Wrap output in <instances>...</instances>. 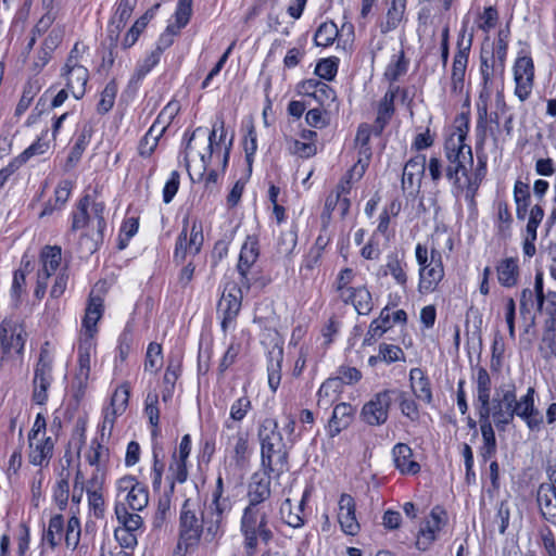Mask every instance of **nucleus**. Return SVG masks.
Segmentation results:
<instances>
[{
  "label": "nucleus",
  "instance_id": "nucleus-15",
  "mask_svg": "<svg viewBox=\"0 0 556 556\" xmlns=\"http://www.w3.org/2000/svg\"><path fill=\"white\" fill-rule=\"evenodd\" d=\"M338 522L343 533L346 535H356L361 530V525L356 518V504L350 494H342L339 500Z\"/></svg>",
  "mask_w": 556,
  "mask_h": 556
},
{
  "label": "nucleus",
  "instance_id": "nucleus-13",
  "mask_svg": "<svg viewBox=\"0 0 556 556\" xmlns=\"http://www.w3.org/2000/svg\"><path fill=\"white\" fill-rule=\"evenodd\" d=\"M119 493H126V502L134 511H140L148 506V488L132 476H126L118 480Z\"/></svg>",
  "mask_w": 556,
  "mask_h": 556
},
{
  "label": "nucleus",
  "instance_id": "nucleus-11",
  "mask_svg": "<svg viewBox=\"0 0 556 556\" xmlns=\"http://www.w3.org/2000/svg\"><path fill=\"white\" fill-rule=\"evenodd\" d=\"M260 257V243L256 236H248L243 242L239 260L237 264V270L240 275V283L242 287L250 289L252 280L249 277V273L253 265Z\"/></svg>",
  "mask_w": 556,
  "mask_h": 556
},
{
  "label": "nucleus",
  "instance_id": "nucleus-54",
  "mask_svg": "<svg viewBox=\"0 0 556 556\" xmlns=\"http://www.w3.org/2000/svg\"><path fill=\"white\" fill-rule=\"evenodd\" d=\"M129 395L130 391L127 384H123L115 390L111 399L113 415H122L125 412L128 405Z\"/></svg>",
  "mask_w": 556,
  "mask_h": 556
},
{
  "label": "nucleus",
  "instance_id": "nucleus-58",
  "mask_svg": "<svg viewBox=\"0 0 556 556\" xmlns=\"http://www.w3.org/2000/svg\"><path fill=\"white\" fill-rule=\"evenodd\" d=\"M339 59L336 56L320 60L315 66V75L331 80L338 72Z\"/></svg>",
  "mask_w": 556,
  "mask_h": 556
},
{
  "label": "nucleus",
  "instance_id": "nucleus-26",
  "mask_svg": "<svg viewBox=\"0 0 556 556\" xmlns=\"http://www.w3.org/2000/svg\"><path fill=\"white\" fill-rule=\"evenodd\" d=\"M370 134V127L366 124L361 125L356 134L355 143L356 147L358 148V161L354 165L352 172L356 174L358 177H361L364 174L368 165V162L371 157V150L368 147Z\"/></svg>",
  "mask_w": 556,
  "mask_h": 556
},
{
  "label": "nucleus",
  "instance_id": "nucleus-63",
  "mask_svg": "<svg viewBox=\"0 0 556 556\" xmlns=\"http://www.w3.org/2000/svg\"><path fill=\"white\" fill-rule=\"evenodd\" d=\"M147 26V16L139 17L132 27L128 30L126 36L123 39L122 46L124 49H128L131 46L135 45V42L138 40L140 34Z\"/></svg>",
  "mask_w": 556,
  "mask_h": 556
},
{
  "label": "nucleus",
  "instance_id": "nucleus-4",
  "mask_svg": "<svg viewBox=\"0 0 556 556\" xmlns=\"http://www.w3.org/2000/svg\"><path fill=\"white\" fill-rule=\"evenodd\" d=\"M415 258L419 276L418 292L432 293L445 275L441 252L434 244L429 252L426 245L418 243L415 248Z\"/></svg>",
  "mask_w": 556,
  "mask_h": 556
},
{
  "label": "nucleus",
  "instance_id": "nucleus-46",
  "mask_svg": "<svg viewBox=\"0 0 556 556\" xmlns=\"http://www.w3.org/2000/svg\"><path fill=\"white\" fill-rule=\"evenodd\" d=\"M405 11V0H391L390 8L387 12V22L382 27L384 33L390 31L399 26Z\"/></svg>",
  "mask_w": 556,
  "mask_h": 556
},
{
  "label": "nucleus",
  "instance_id": "nucleus-57",
  "mask_svg": "<svg viewBox=\"0 0 556 556\" xmlns=\"http://www.w3.org/2000/svg\"><path fill=\"white\" fill-rule=\"evenodd\" d=\"M162 366V346L156 342H151L147 349L144 368L156 372Z\"/></svg>",
  "mask_w": 556,
  "mask_h": 556
},
{
  "label": "nucleus",
  "instance_id": "nucleus-44",
  "mask_svg": "<svg viewBox=\"0 0 556 556\" xmlns=\"http://www.w3.org/2000/svg\"><path fill=\"white\" fill-rule=\"evenodd\" d=\"M340 379L330 378L325 381L318 390V405H330L340 392Z\"/></svg>",
  "mask_w": 556,
  "mask_h": 556
},
{
  "label": "nucleus",
  "instance_id": "nucleus-1",
  "mask_svg": "<svg viewBox=\"0 0 556 556\" xmlns=\"http://www.w3.org/2000/svg\"><path fill=\"white\" fill-rule=\"evenodd\" d=\"M469 121L465 115L456 117L453 131L445 140V157L448 162L446 178L452 182L456 195L473 204L476 192L482 179L479 170L484 169V163L479 162V169L472 174L473 156L471 147L466 143Z\"/></svg>",
  "mask_w": 556,
  "mask_h": 556
},
{
  "label": "nucleus",
  "instance_id": "nucleus-17",
  "mask_svg": "<svg viewBox=\"0 0 556 556\" xmlns=\"http://www.w3.org/2000/svg\"><path fill=\"white\" fill-rule=\"evenodd\" d=\"M90 349L91 342L87 340L78 346V368L73 380V388L75 390L74 396L76 400L84 396L88 386L90 375Z\"/></svg>",
  "mask_w": 556,
  "mask_h": 556
},
{
  "label": "nucleus",
  "instance_id": "nucleus-27",
  "mask_svg": "<svg viewBox=\"0 0 556 556\" xmlns=\"http://www.w3.org/2000/svg\"><path fill=\"white\" fill-rule=\"evenodd\" d=\"M393 462L396 469L403 475H416L420 466L413 459L412 448L404 443H397L392 450Z\"/></svg>",
  "mask_w": 556,
  "mask_h": 556
},
{
  "label": "nucleus",
  "instance_id": "nucleus-29",
  "mask_svg": "<svg viewBox=\"0 0 556 556\" xmlns=\"http://www.w3.org/2000/svg\"><path fill=\"white\" fill-rule=\"evenodd\" d=\"M538 504L542 517L556 526V494L549 486L541 485L538 491Z\"/></svg>",
  "mask_w": 556,
  "mask_h": 556
},
{
  "label": "nucleus",
  "instance_id": "nucleus-47",
  "mask_svg": "<svg viewBox=\"0 0 556 556\" xmlns=\"http://www.w3.org/2000/svg\"><path fill=\"white\" fill-rule=\"evenodd\" d=\"M339 35L337 25L332 22H325L315 31V45L328 47L333 43Z\"/></svg>",
  "mask_w": 556,
  "mask_h": 556
},
{
  "label": "nucleus",
  "instance_id": "nucleus-53",
  "mask_svg": "<svg viewBox=\"0 0 556 556\" xmlns=\"http://www.w3.org/2000/svg\"><path fill=\"white\" fill-rule=\"evenodd\" d=\"M172 475V482L169 485V493L174 492L175 482L184 483L188 478L187 460L177 459L176 453L173 455V460L169 465Z\"/></svg>",
  "mask_w": 556,
  "mask_h": 556
},
{
  "label": "nucleus",
  "instance_id": "nucleus-35",
  "mask_svg": "<svg viewBox=\"0 0 556 556\" xmlns=\"http://www.w3.org/2000/svg\"><path fill=\"white\" fill-rule=\"evenodd\" d=\"M268 384L275 392L277 391L281 380V362L283 359V352L281 348L275 346L268 353Z\"/></svg>",
  "mask_w": 556,
  "mask_h": 556
},
{
  "label": "nucleus",
  "instance_id": "nucleus-25",
  "mask_svg": "<svg viewBox=\"0 0 556 556\" xmlns=\"http://www.w3.org/2000/svg\"><path fill=\"white\" fill-rule=\"evenodd\" d=\"M426 169V156L412 157L404 166L402 186L404 189L418 190Z\"/></svg>",
  "mask_w": 556,
  "mask_h": 556
},
{
  "label": "nucleus",
  "instance_id": "nucleus-2",
  "mask_svg": "<svg viewBox=\"0 0 556 556\" xmlns=\"http://www.w3.org/2000/svg\"><path fill=\"white\" fill-rule=\"evenodd\" d=\"M535 391L528 388L526 394L517 399L514 383H504L495 392V395L488 402V413L481 414V406L478 408L480 422L490 421V417L498 430H505L514 417L523 420L531 431H539L543 425V416L534 404Z\"/></svg>",
  "mask_w": 556,
  "mask_h": 556
},
{
  "label": "nucleus",
  "instance_id": "nucleus-22",
  "mask_svg": "<svg viewBox=\"0 0 556 556\" xmlns=\"http://www.w3.org/2000/svg\"><path fill=\"white\" fill-rule=\"evenodd\" d=\"M265 470L263 472H254L248 485L249 504L261 506L265 503L271 494L270 490V476Z\"/></svg>",
  "mask_w": 556,
  "mask_h": 556
},
{
  "label": "nucleus",
  "instance_id": "nucleus-18",
  "mask_svg": "<svg viewBox=\"0 0 556 556\" xmlns=\"http://www.w3.org/2000/svg\"><path fill=\"white\" fill-rule=\"evenodd\" d=\"M25 344L23 331H17L16 325L11 319H3L0 324V345L3 357L14 351L21 354Z\"/></svg>",
  "mask_w": 556,
  "mask_h": 556
},
{
  "label": "nucleus",
  "instance_id": "nucleus-36",
  "mask_svg": "<svg viewBox=\"0 0 556 556\" xmlns=\"http://www.w3.org/2000/svg\"><path fill=\"white\" fill-rule=\"evenodd\" d=\"M410 386L414 394L421 401L430 403L432 393L429 381L419 368H413L409 372Z\"/></svg>",
  "mask_w": 556,
  "mask_h": 556
},
{
  "label": "nucleus",
  "instance_id": "nucleus-45",
  "mask_svg": "<svg viewBox=\"0 0 556 556\" xmlns=\"http://www.w3.org/2000/svg\"><path fill=\"white\" fill-rule=\"evenodd\" d=\"M391 314L389 311L383 309L378 319L371 321L366 338L364 340L365 343H370L371 340H376L380 338L387 330L391 327Z\"/></svg>",
  "mask_w": 556,
  "mask_h": 556
},
{
  "label": "nucleus",
  "instance_id": "nucleus-10",
  "mask_svg": "<svg viewBox=\"0 0 556 556\" xmlns=\"http://www.w3.org/2000/svg\"><path fill=\"white\" fill-rule=\"evenodd\" d=\"M232 508V503L228 496H213L208 510L205 513V534L210 540L215 539L222 533V523L225 515Z\"/></svg>",
  "mask_w": 556,
  "mask_h": 556
},
{
  "label": "nucleus",
  "instance_id": "nucleus-33",
  "mask_svg": "<svg viewBox=\"0 0 556 556\" xmlns=\"http://www.w3.org/2000/svg\"><path fill=\"white\" fill-rule=\"evenodd\" d=\"M341 295L345 301H350L361 315H367L372 308L370 292L365 288L346 289Z\"/></svg>",
  "mask_w": 556,
  "mask_h": 556
},
{
  "label": "nucleus",
  "instance_id": "nucleus-30",
  "mask_svg": "<svg viewBox=\"0 0 556 556\" xmlns=\"http://www.w3.org/2000/svg\"><path fill=\"white\" fill-rule=\"evenodd\" d=\"M309 496V490L306 489L303 493L302 500L299 503V505L295 507V511L293 510V506L291 504V501L287 498L281 507H280V514L283 519V521L293 528H299L304 525V516H303V505L306 503L307 498Z\"/></svg>",
  "mask_w": 556,
  "mask_h": 556
},
{
  "label": "nucleus",
  "instance_id": "nucleus-40",
  "mask_svg": "<svg viewBox=\"0 0 556 556\" xmlns=\"http://www.w3.org/2000/svg\"><path fill=\"white\" fill-rule=\"evenodd\" d=\"M166 126L156 127L155 124H153L148 132L144 135V137L139 142V154L143 157L150 156L153 151L155 150L159 139L161 136L165 132Z\"/></svg>",
  "mask_w": 556,
  "mask_h": 556
},
{
  "label": "nucleus",
  "instance_id": "nucleus-41",
  "mask_svg": "<svg viewBox=\"0 0 556 556\" xmlns=\"http://www.w3.org/2000/svg\"><path fill=\"white\" fill-rule=\"evenodd\" d=\"M514 200L516 202V215L519 219H525L530 202L529 186L517 180L514 186Z\"/></svg>",
  "mask_w": 556,
  "mask_h": 556
},
{
  "label": "nucleus",
  "instance_id": "nucleus-8",
  "mask_svg": "<svg viewBox=\"0 0 556 556\" xmlns=\"http://www.w3.org/2000/svg\"><path fill=\"white\" fill-rule=\"evenodd\" d=\"M395 390H384L372 396L362 409L363 420L370 426H380L388 420L392 396Z\"/></svg>",
  "mask_w": 556,
  "mask_h": 556
},
{
  "label": "nucleus",
  "instance_id": "nucleus-61",
  "mask_svg": "<svg viewBox=\"0 0 556 556\" xmlns=\"http://www.w3.org/2000/svg\"><path fill=\"white\" fill-rule=\"evenodd\" d=\"M288 150L291 154L302 159H308L313 154L312 142L302 141L296 138H287Z\"/></svg>",
  "mask_w": 556,
  "mask_h": 556
},
{
  "label": "nucleus",
  "instance_id": "nucleus-64",
  "mask_svg": "<svg viewBox=\"0 0 556 556\" xmlns=\"http://www.w3.org/2000/svg\"><path fill=\"white\" fill-rule=\"evenodd\" d=\"M109 456V448L103 446L98 439L91 441L90 450L86 456L91 466H98L100 462Z\"/></svg>",
  "mask_w": 556,
  "mask_h": 556
},
{
  "label": "nucleus",
  "instance_id": "nucleus-12",
  "mask_svg": "<svg viewBox=\"0 0 556 556\" xmlns=\"http://www.w3.org/2000/svg\"><path fill=\"white\" fill-rule=\"evenodd\" d=\"M534 65L530 56H518L514 64L515 94L525 101L533 88Z\"/></svg>",
  "mask_w": 556,
  "mask_h": 556
},
{
  "label": "nucleus",
  "instance_id": "nucleus-21",
  "mask_svg": "<svg viewBox=\"0 0 556 556\" xmlns=\"http://www.w3.org/2000/svg\"><path fill=\"white\" fill-rule=\"evenodd\" d=\"M470 42L454 55L451 71V92L462 96L465 90V75L468 64Z\"/></svg>",
  "mask_w": 556,
  "mask_h": 556
},
{
  "label": "nucleus",
  "instance_id": "nucleus-38",
  "mask_svg": "<svg viewBox=\"0 0 556 556\" xmlns=\"http://www.w3.org/2000/svg\"><path fill=\"white\" fill-rule=\"evenodd\" d=\"M491 393V378L484 368L477 371V399L481 406V414L488 413V402Z\"/></svg>",
  "mask_w": 556,
  "mask_h": 556
},
{
  "label": "nucleus",
  "instance_id": "nucleus-16",
  "mask_svg": "<svg viewBox=\"0 0 556 556\" xmlns=\"http://www.w3.org/2000/svg\"><path fill=\"white\" fill-rule=\"evenodd\" d=\"M202 243L203 235L201 227L193 224L189 236L187 228L184 227L176 241L174 258L178 262H182L187 254H198Z\"/></svg>",
  "mask_w": 556,
  "mask_h": 556
},
{
  "label": "nucleus",
  "instance_id": "nucleus-49",
  "mask_svg": "<svg viewBox=\"0 0 556 556\" xmlns=\"http://www.w3.org/2000/svg\"><path fill=\"white\" fill-rule=\"evenodd\" d=\"M81 528L80 520L76 516H72L66 523L64 532V541L66 547L76 549L80 541Z\"/></svg>",
  "mask_w": 556,
  "mask_h": 556
},
{
  "label": "nucleus",
  "instance_id": "nucleus-6",
  "mask_svg": "<svg viewBox=\"0 0 556 556\" xmlns=\"http://www.w3.org/2000/svg\"><path fill=\"white\" fill-rule=\"evenodd\" d=\"M480 74L482 76V89L477 101L478 124L484 125L488 119V102L493 91L496 74H500V65H495V54L483 51L481 53Z\"/></svg>",
  "mask_w": 556,
  "mask_h": 556
},
{
  "label": "nucleus",
  "instance_id": "nucleus-43",
  "mask_svg": "<svg viewBox=\"0 0 556 556\" xmlns=\"http://www.w3.org/2000/svg\"><path fill=\"white\" fill-rule=\"evenodd\" d=\"M89 206L90 195L86 194L79 200L76 210L73 212L71 232H75L79 229H83L88 225L90 219V216L88 214Z\"/></svg>",
  "mask_w": 556,
  "mask_h": 556
},
{
  "label": "nucleus",
  "instance_id": "nucleus-59",
  "mask_svg": "<svg viewBox=\"0 0 556 556\" xmlns=\"http://www.w3.org/2000/svg\"><path fill=\"white\" fill-rule=\"evenodd\" d=\"M340 330V321L334 317H330L320 329L321 348H328L337 338Z\"/></svg>",
  "mask_w": 556,
  "mask_h": 556
},
{
  "label": "nucleus",
  "instance_id": "nucleus-37",
  "mask_svg": "<svg viewBox=\"0 0 556 556\" xmlns=\"http://www.w3.org/2000/svg\"><path fill=\"white\" fill-rule=\"evenodd\" d=\"M42 268L40 273L49 276L53 275L59 268L62 261V249L59 245H46L40 254Z\"/></svg>",
  "mask_w": 556,
  "mask_h": 556
},
{
  "label": "nucleus",
  "instance_id": "nucleus-48",
  "mask_svg": "<svg viewBox=\"0 0 556 556\" xmlns=\"http://www.w3.org/2000/svg\"><path fill=\"white\" fill-rule=\"evenodd\" d=\"M115 514L118 521L123 525V529L136 532L142 525V518L135 513H129L127 508L122 505H116Z\"/></svg>",
  "mask_w": 556,
  "mask_h": 556
},
{
  "label": "nucleus",
  "instance_id": "nucleus-23",
  "mask_svg": "<svg viewBox=\"0 0 556 556\" xmlns=\"http://www.w3.org/2000/svg\"><path fill=\"white\" fill-rule=\"evenodd\" d=\"M355 407L349 403L338 404L332 412V416L326 427L329 438H334L342 430L346 429L353 421Z\"/></svg>",
  "mask_w": 556,
  "mask_h": 556
},
{
  "label": "nucleus",
  "instance_id": "nucleus-24",
  "mask_svg": "<svg viewBox=\"0 0 556 556\" xmlns=\"http://www.w3.org/2000/svg\"><path fill=\"white\" fill-rule=\"evenodd\" d=\"M498 283L504 288H513L518 285L520 278L519 260L507 256L501 258L495 266Z\"/></svg>",
  "mask_w": 556,
  "mask_h": 556
},
{
  "label": "nucleus",
  "instance_id": "nucleus-62",
  "mask_svg": "<svg viewBox=\"0 0 556 556\" xmlns=\"http://www.w3.org/2000/svg\"><path fill=\"white\" fill-rule=\"evenodd\" d=\"M394 395L400 402V408L403 415L408 417L410 420H416L419 417L418 408L414 400L409 399L406 393L402 391H395Z\"/></svg>",
  "mask_w": 556,
  "mask_h": 556
},
{
  "label": "nucleus",
  "instance_id": "nucleus-32",
  "mask_svg": "<svg viewBox=\"0 0 556 556\" xmlns=\"http://www.w3.org/2000/svg\"><path fill=\"white\" fill-rule=\"evenodd\" d=\"M241 308V298L232 293H223L218 311L223 313L222 328L226 331L228 324L235 320Z\"/></svg>",
  "mask_w": 556,
  "mask_h": 556
},
{
  "label": "nucleus",
  "instance_id": "nucleus-34",
  "mask_svg": "<svg viewBox=\"0 0 556 556\" xmlns=\"http://www.w3.org/2000/svg\"><path fill=\"white\" fill-rule=\"evenodd\" d=\"M63 75L66 76V87L71 90L74 98H83L89 79L88 70L85 66L76 67L74 71Z\"/></svg>",
  "mask_w": 556,
  "mask_h": 556
},
{
  "label": "nucleus",
  "instance_id": "nucleus-60",
  "mask_svg": "<svg viewBox=\"0 0 556 556\" xmlns=\"http://www.w3.org/2000/svg\"><path fill=\"white\" fill-rule=\"evenodd\" d=\"M157 53L153 51L137 65L136 71L131 77V83H139L160 61Z\"/></svg>",
  "mask_w": 556,
  "mask_h": 556
},
{
  "label": "nucleus",
  "instance_id": "nucleus-19",
  "mask_svg": "<svg viewBox=\"0 0 556 556\" xmlns=\"http://www.w3.org/2000/svg\"><path fill=\"white\" fill-rule=\"evenodd\" d=\"M263 506L249 504L241 519V531L245 539V546L250 549H254L257 545V528L261 520Z\"/></svg>",
  "mask_w": 556,
  "mask_h": 556
},
{
  "label": "nucleus",
  "instance_id": "nucleus-3",
  "mask_svg": "<svg viewBox=\"0 0 556 556\" xmlns=\"http://www.w3.org/2000/svg\"><path fill=\"white\" fill-rule=\"evenodd\" d=\"M257 437L261 442L262 469L276 478L288 471L289 453L277 420L265 418L260 424Z\"/></svg>",
  "mask_w": 556,
  "mask_h": 556
},
{
  "label": "nucleus",
  "instance_id": "nucleus-14",
  "mask_svg": "<svg viewBox=\"0 0 556 556\" xmlns=\"http://www.w3.org/2000/svg\"><path fill=\"white\" fill-rule=\"evenodd\" d=\"M315 100L320 108H315V128H321L329 124L331 111L336 108L334 91L325 83H315Z\"/></svg>",
  "mask_w": 556,
  "mask_h": 556
},
{
  "label": "nucleus",
  "instance_id": "nucleus-55",
  "mask_svg": "<svg viewBox=\"0 0 556 556\" xmlns=\"http://www.w3.org/2000/svg\"><path fill=\"white\" fill-rule=\"evenodd\" d=\"M256 130L253 122H249L247 125V135L243 140V148L245 152V159L248 162L249 170L252 168L253 155L257 149Z\"/></svg>",
  "mask_w": 556,
  "mask_h": 556
},
{
  "label": "nucleus",
  "instance_id": "nucleus-52",
  "mask_svg": "<svg viewBox=\"0 0 556 556\" xmlns=\"http://www.w3.org/2000/svg\"><path fill=\"white\" fill-rule=\"evenodd\" d=\"M542 357L546 361H556V330L547 329L539 345Z\"/></svg>",
  "mask_w": 556,
  "mask_h": 556
},
{
  "label": "nucleus",
  "instance_id": "nucleus-5",
  "mask_svg": "<svg viewBox=\"0 0 556 556\" xmlns=\"http://www.w3.org/2000/svg\"><path fill=\"white\" fill-rule=\"evenodd\" d=\"M199 505L191 498H187L180 510L179 516V540L177 549L187 551L190 546L197 545L201 539V534L205 531L204 517L205 513H202V518H198Z\"/></svg>",
  "mask_w": 556,
  "mask_h": 556
},
{
  "label": "nucleus",
  "instance_id": "nucleus-42",
  "mask_svg": "<svg viewBox=\"0 0 556 556\" xmlns=\"http://www.w3.org/2000/svg\"><path fill=\"white\" fill-rule=\"evenodd\" d=\"M480 429L483 439V445L480 450V455L483 460L486 462L494 455L496 451V440L491 421L480 422Z\"/></svg>",
  "mask_w": 556,
  "mask_h": 556
},
{
  "label": "nucleus",
  "instance_id": "nucleus-50",
  "mask_svg": "<svg viewBox=\"0 0 556 556\" xmlns=\"http://www.w3.org/2000/svg\"><path fill=\"white\" fill-rule=\"evenodd\" d=\"M384 274L391 275L399 286H406L407 274L405 271L403 263L396 256L391 255L388 257Z\"/></svg>",
  "mask_w": 556,
  "mask_h": 556
},
{
  "label": "nucleus",
  "instance_id": "nucleus-7",
  "mask_svg": "<svg viewBox=\"0 0 556 556\" xmlns=\"http://www.w3.org/2000/svg\"><path fill=\"white\" fill-rule=\"evenodd\" d=\"M52 382V361L47 350H41L34 370L33 401L45 405L48 400V390Z\"/></svg>",
  "mask_w": 556,
  "mask_h": 556
},
{
  "label": "nucleus",
  "instance_id": "nucleus-9",
  "mask_svg": "<svg viewBox=\"0 0 556 556\" xmlns=\"http://www.w3.org/2000/svg\"><path fill=\"white\" fill-rule=\"evenodd\" d=\"M446 514L437 506L432 508L429 516L422 521L416 535L415 545L420 551H427L437 540L439 532L445 526Z\"/></svg>",
  "mask_w": 556,
  "mask_h": 556
},
{
  "label": "nucleus",
  "instance_id": "nucleus-56",
  "mask_svg": "<svg viewBox=\"0 0 556 556\" xmlns=\"http://www.w3.org/2000/svg\"><path fill=\"white\" fill-rule=\"evenodd\" d=\"M117 93V86L114 80L106 84L105 88L101 92V98L97 106L99 114L108 113L114 105L115 97Z\"/></svg>",
  "mask_w": 556,
  "mask_h": 556
},
{
  "label": "nucleus",
  "instance_id": "nucleus-51",
  "mask_svg": "<svg viewBox=\"0 0 556 556\" xmlns=\"http://www.w3.org/2000/svg\"><path fill=\"white\" fill-rule=\"evenodd\" d=\"M170 494L169 491L164 493L157 502V507L153 517V528L161 529L170 515Z\"/></svg>",
  "mask_w": 556,
  "mask_h": 556
},
{
  "label": "nucleus",
  "instance_id": "nucleus-20",
  "mask_svg": "<svg viewBox=\"0 0 556 556\" xmlns=\"http://www.w3.org/2000/svg\"><path fill=\"white\" fill-rule=\"evenodd\" d=\"M350 191V182L344 181L340 184L336 191L331 192L325 203V211L320 216V220L323 223V227L326 228V224L330 222V213L336 207L340 211L341 215L344 216L350 208V200L346 194Z\"/></svg>",
  "mask_w": 556,
  "mask_h": 556
},
{
  "label": "nucleus",
  "instance_id": "nucleus-31",
  "mask_svg": "<svg viewBox=\"0 0 556 556\" xmlns=\"http://www.w3.org/2000/svg\"><path fill=\"white\" fill-rule=\"evenodd\" d=\"M35 441H29V462L35 466H42L43 463L48 464L53 454L54 443L52 439L47 437Z\"/></svg>",
  "mask_w": 556,
  "mask_h": 556
},
{
  "label": "nucleus",
  "instance_id": "nucleus-28",
  "mask_svg": "<svg viewBox=\"0 0 556 556\" xmlns=\"http://www.w3.org/2000/svg\"><path fill=\"white\" fill-rule=\"evenodd\" d=\"M102 313L103 300L100 296H93L91 294L83 320L86 334L89 337V339H92L97 332V323L102 317Z\"/></svg>",
  "mask_w": 556,
  "mask_h": 556
},
{
  "label": "nucleus",
  "instance_id": "nucleus-39",
  "mask_svg": "<svg viewBox=\"0 0 556 556\" xmlns=\"http://www.w3.org/2000/svg\"><path fill=\"white\" fill-rule=\"evenodd\" d=\"M64 532V517L61 514L52 516L49 520L47 531L43 533V540L54 549L60 545Z\"/></svg>",
  "mask_w": 556,
  "mask_h": 556
}]
</instances>
